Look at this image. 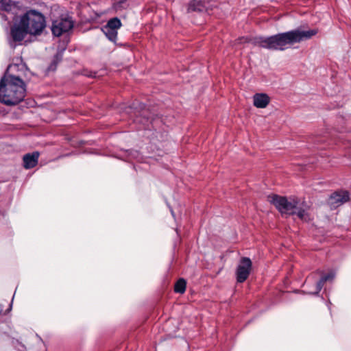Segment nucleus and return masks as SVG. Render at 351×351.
<instances>
[{
  "mask_svg": "<svg viewBox=\"0 0 351 351\" xmlns=\"http://www.w3.org/2000/svg\"><path fill=\"white\" fill-rule=\"evenodd\" d=\"M27 71L25 64H10L0 80V102L12 106L21 102L26 95V84L20 72Z\"/></svg>",
  "mask_w": 351,
  "mask_h": 351,
  "instance_id": "f257e3e1",
  "label": "nucleus"
},
{
  "mask_svg": "<svg viewBox=\"0 0 351 351\" xmlns=\"http://www.w3.org/2000/svg\"><path fill=\"white\" fill-rule=\"evenodd\" d=\"M318 33L317 29L302 31L299 29L276 34L265 38V47L284 51L295 43L311 38Z\"/></svg>",
  "mask_w": 351,
  "mask_h": 351,
  "instance_id": "f03ea898",
  "label": "nucleus"
},
{
  "mask_svg": "<svg viewBox=\"0 0 351 351\" xmlns=\"http://www.w3.org/2000/svg\"><path fill=\"white\" fill-rule=\"evenodd\" d=\"M271 202L282 215H296L300 219H306L307 206L304 201L298 197L275 195L271 197Z\"/></svg>",
  "mask_w": 351,
  "mask_h": 351,
  "instance_id": "7ed1b4c3",
  "label": "nucleus"
},
{
  "mask_svg": "<svg viewBox=\"0 0 351 351\" xmlns=\"http://www.w3.org/2000/svg\"><path fill=\"white\" fill-rule=\"evenodd\" d=\"M21 25L26 28L28 34L40 35L46 26V22L42 13L31 10L21 17Z\"/></svg>",
  "mask_w": 351,
  "mask_h": 351,
  "instance_id": "20e7f679",
  "label": "nucleus"
},
{
  "mask_svg": "<svg viewBox=\"0 0 351 351\" xmlns=\"http://www.w3.org/2000/svg\"><path fill=\"white\" fill-rule=\"evenodd\" d=\"M73 27V21L71 18H59L52 21L51 30L53 36L59 37L71 30Z\"/></svg>",
  "mask_w": 351,
  "mask_h": 351,
  "instance_id": "39448f33",
  "label": "nucleus"
},
{
  "mask_svg": "<svg viewBox=\"0 0 351 351\" xmlns=\"http://www.w3.org/2000/svg\"><path fill=\"white\" fill-rule=\"evenodd\" d=\"M252 269V261L250 258L243 257L236 269L237 281L239 283L245 282L248 278Z\"/></svg>",
  "mask_w": 351,
  "mask_h": 351,
  "instance_id": "423d86ee",
  "label": "nucleus"
},
{
  "mask_svg": "<svg viewBox=\"0 0 351 351\" xmlns=\"http://www.w3.org/2000/svg\"><path fill=\"white\" fill-rule=\"evenodd\" d=\"M350 199V195L347 191H339L332 193L328 200L331 208H336Z\"/></svg>",
  "mask_w": 351,
  "mask_h": 351,
  "instance_id": "0eeeda50",
  "label": "nucleus"
},
{
  "mask_svg": "<svg viewBox=\"0 0 351 351\" xmlns=\"http://www.w3.org/2000/svg\"><path fill=\"white\" fill-rule=\"evenodd\" d=\"M316 274L322 275V277L319 279V280L316 283L315 291L311 293V294L313 295H318L319 293L321 291L325 282H326L327 281H332L335 278V273L332 271H330L328 274H323L322 271L317 270L316 271Z\"/></svg>",
  "mask_w": 351,
  "mask_h": 351,
  "instance_id": "6e6552de",
  "label": "nucleus"
},
{
  "mask_svg": "<svg viewBox=\"0 0 351 351\" xmlns=\"http://www.w3.org/2000/svg\"><path fill=\"white\" fill-rule=\"evenodd\" d=\"M40 154L38 152L28 153L23 156V167L26 169H32L36 166Z\"/></svg>",
  "mask_w": 351,
  "mask_h": 351,
  "instance_id": "1a4fd4ad",
  "label": "nucleus"
},
{
  "mask_svg": "<svg viewBox=\"0 0 351 351\" xmlns=\"http://www.w3.org/2000/svg\"><path fill=\"white\" fill-rule=\"evenodd\" d=\"M27 34H28L27 30L21 24L19 27L11 29V36L14 41L20 42L23 40Z\"/></svg>",
  "mask_w": 351,
  "mask_h": 351,
  "instance_id": "9d476101",
  "label": "nucleus"
},
{
  "mask_svg": "<svg viewBox=\"0 0 351 351\" xmlns=\"http://www.w3.org/2000/svg\"><path fill=\"white\" fill-rule=\"evenodd\" d=\"M205 0H191L188 5V12H203L205 9Z\"/></svg>",
  "mask_w": 351,
  "mask_h": 351,
  "instance_id": "9b49d317",
  "label": "nucleus"
},
{
  "mask_svg": "<svg viewBox=\"0 0 351 351\" xmlns=\"http://www.w3.org/2000/svg\"><path fill=\"white\" fill-rule=\"evenodd\" d=\"M104 34L108 39L113 43H115L117 38V31L112 29H108L106 27H103L101 29Z\"/></svg>",
  "mask_w": 351,
  "mask_h": 351,
  "instance_id": "f8f14e48",
  "label": "nucleus"
},
{
  "mask_svg": "<svg viewBox=\"0 0 351 351\" xmlns=\"http://www.w3.org/2000/svg\"><path fill=\"white\" fill-rule=\"evenodd\" d=\"M186 287V281L181 278L177 280L174 286V291L177 293L182 294L185 292Z\"/></svg>",
  "mask_w": 351,
  "mask_h": 351,
  "instance_id": "ddd939ff",
  "label": "nucleus"
},
{
  "mask_svg": "<svg viewBox=\"0 0 351 351\" xmlns=\"http://www.w3.org/2000/svg\"><path fill=\"white\" fill-rule=\"evenodd\" d=\"M104 27L117 31L121 27V21L118 17H114L110 19Z\"/></svg>",
  "mask_w": 351,
  "mask_h": 351,
  "instance_id": "4468645a",
  "label": "nucleus"
},
{
  "mask_svg": "<svg viewBox=\"0 0 351 351\" xmlns=\"http://www.w3.org/2000/svg\"><path fill=\"white\" fill-rule=\"evenodd\" d=\"M254 105L260 108H263V93H256L253 97Z\"/></svg>",
  "mask_w": 351,
  "mask_h": 351,
  "instance_id": "2eb2a0df",
  "label": "nucleus"
},
{
  "mask_svg": "<svg viewBox=\"0 0 351 351\" xmlns=\"http://www.w3.org/2000/svg\"><path fill=\"white\" fill-rule=\"evenodd\" d=\"M128 160L130 159H140V153L134 149H128L125 151Z\"/></svg>",
  "mask_w": 351,
  "mask_h": 351,
  "instance_id": "dca6fc26",
  "label": "nucleus"
},
{
  "mask_svg": "<svg viewBox=\"0 0 351 351\" xmlns=\"http://www.w3.org/2000/svg\"><path fill=\"white\" fill-rule=\"evenodd\" d=\"M65 51V49L63 48V49H59L57 53L54 55V56L53 57V58L56 60V61H58L59 63L62 61V58H63V53H64V51Z\"/></svg>",
  "mask_w": 351,
  "mask_h": 351,
  "instance_id": "f3484780",
  "label": "nucleus"
},
{
  "mask_svg": "<svg viewBox=\"0 0 351 351\" xmlns=\"http://www.w3.org/2000/svg\"><path fill=\"white\" fill-rule=\"evenodd\" d=\"M58 64H59V62L58 61H56L53 58L51 62L50 63V64L49 65V66L47 68V70L49 71H56Z\"/></svg>",
  "mask_w": 351,
  "mask_h": 351,
  "instance_id": "a211bd4d",
  "label": "nucleus"
},
{
  "mask_svg": "<svg viewBox=\"0 0 351 351\" xmlns=\"http://www.w3.org/2000/svg\"><path fill=\"white\" fill-rule=\"evenodd\" d=\"M250 40H251V39H250V38H247V37H241V38H239L238 39V42H239V43H249Z\"/></svg>",
  "mask_w": 351,
  "mask_h": 351,
  "instance_id": "6ab92c4d",
  "label": "nucleus"
},
{
  "mask_svg": "<svg viewBox=\"0 0 351 351\" xmlns=\"http://www.w3.org/2000/svg\"><path fill=\"white\" fill-rule=\"evenodd\" d=\"M270 101V98L269 97L265 94V108L267 106V104L269 103Z\"/></svg>",
  "mask_w": 351,
  "mask_h": 351,
  "instance_id": "aec40b11",
  "label": "nucleus"
},
{
  "mask_svg": "<svg viewBox=\"0 0 351 351\" xmlns=\"http://www.w3.org/2000/svg\"><path fill=\"white\" fill-rule=\"evenodd\" d=\"M169 209H170V211H171L172 217H175V213H174L173 209L169 206Z\"/></svg>",
  "mask_w": 351,
  "mask_h": 351,
  "instance_id": "412c9836",
  "label": "nucleus"
},
{
  "mask_svg": "<svg viewBox=\"0 0 351 351\" xmlns=\"http://www.w3.org/2000/svg\"><path fill=\"white\" fill-rule=\"evenodd\" d=\"M12 302L10 304L9 308L7 309V311L9 312L12 310Z\"/></svg>",
  "mask_w": 351,
  "mask_h": 351,
  "instance_id": "4be33fe9",
  "label": "nucleus"
},
{
  "mask_svg": "<svg viewBox=\"0 0 351 351\" xmlns=\"http://www.w3.org/2000/svg\"><path fill=\"white\" fill-rule=\"evenodd\" d=\"M260 40H261L260 42H259L260 46L263 47V38L261 37Z\"/></svg>",
  "mask_w": 351,
  "mask_h": 351,
  "instance_id": "5701e85b",
  "label": "nucleus"
},
{
  "mask_svg": "<svg viewBox=\"0 0 351 351\" xmlns=\"http://www.w3.org/2000/svg\"><path fill=\"white\" fill-rule=\"evenodd\" d=\"M90 77H95V74H94V75H90Z\"/></svg>",
  "mask_w": 351,
  "mask_h": 351,
  "instance_id": "b1692460",
  "label": "nucleus"
},
{
  "mask_svg": "<svg viewBox=\"0 0 351 351\" xmlns=\"http://www.w3.org/2000/svg\"><path fill=\"white\" fill-rule=\"evenodd\" d=\"M3 0H0V3L2 2Z\"/></svg>",
  "mask_w": 351,
  "mask_h": 351,
  "instance_id": "393cba45",
  "label": "nucleus"
}]
</instances>
